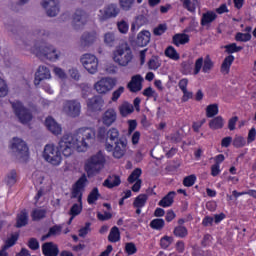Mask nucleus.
<instances>
[{
    "label": "nucleus",
    "instance_id": "obj_1",
    "mask_svg": "<svg viewBox=\"0 0 256 256\" xmlns=\"http://www.w3.org/2000/svg\"><path fill=\"white\" fill-rule=\"evenodd\" d=\"M95 128H80L77 135L64 134L60 139V149L64 157H71L75 149H87L89 145L95 143Z\"/></svg>",
    "mask_w": 256,
    "mask_h": 256
},
{
    "label": "nucleus",
    "instance_id": "obj_2",
    "mask_svg": "<svg viewBox=\"0 0 256 256\" xmlns=\"http://www.w3.org/2000/svg\"><path fill=\"white\" fill-rule=\"evenodd\" d=\"M105 155L102 151H98L96 154L88 158L84 164V170L88 177L99 175L102 169L105 167Z\"/></svg>",
    "mask_w": 256,
    "mask_h": 256
},
{
    "label": "nucleus",
    "instance_id": "obj_3",
    "mask_svg": "<svg viewBox=\"0 0 256 256\" xmlns=\"http://www.w3.org/2000/svg\"><path fill=\"white\" fill-rule=\"evenodd\" d=\"M34 51L39 59H48V61H57L61 56V52L45 41H36L34 44Z\"/></svg>",
    "mask_w": 256,
    "mask_h": 256
},
{
    "label": "nucleus",
    "instance_id": "obj_4",
    "mask_svg": "<svg viewBox=\"0 0 256 256\" xmlns=\"http://www.w3.org/2000/svg\"><path fill=\"white\" fill-rule=\"evenodd\" d=\"M97 138L99 141H106L105 149L109 152L113 151V144L109 143V141L112 143L121 141V138H119V130L117 128H110L107 130V128L103 126L98 128Z\"/></svg>",
    "mask_w": 256,
    "mask_h": 256
},
{
    "label": "nucleus",
    "instance_id": "obj_5",
    "mask_svg": "<svg viewBox=\"0 0 256 256\" xmlns=\"http://www.w3.org/2000/svg\"><path fill=\"white\" fill-rule=\"evenodd\" d=\"M60 143L61 141H59L58 146H55L54 144H48L44 148L43 157L45 161L51 163V165H61V153H63V150H61Z\"/></svg>",
    "mask_w": 256,
    "mask_h": 256
},
{
    "label": "nucleus",
    "instance_id": "obj_6",
    "mask_svg": "<svg viewBox=\"0 0 256 256\" xmlns=\"http://www.w3.org/2000/svg\"><path fill=\"white\" fill-rule=\"evenodd\" d=\"M113 60L121 67H127V65L133 61V51H131V47L125 44L118 48L116 51H114Z\"/></svg>",
    "mask_w": 256,
    "mask_h": 256
},
{
    "label": "nucleus",
    "instance_id": "obj_7",
    "mask_svg": "<svg viewBox=\"0 0 256 256\" xmlns=\"http://www.w3.org/2000/svg\"><path fill=\"white\" fill-rule=\"evenodd\" d=\"M11 149L19 161H27L29 158V146H27V142L21 138H13Z\"/></svg>",
    "mask_w": 256,
    "mask_h": 256
},
{
    "label": "nucleus",
    "instance_id": "obj_8",
    "mask_svg": "<svg viewBox=\"0 0 256 256\" xmlns=\"http://www.w3.org/2000/svg\"><path fill=\"white\" fill-rule=\"evenodd\" d=\"M11 105L16 117L19 119L22 125H27V123L33 120V114L31 113V110L25 107L22 102H12Z\"/></svg>",
    "mask_w": 256,
    "mask_h": 256
},
{
    "label": "nucleus",
    "instance_id": "obj_9",
    "mask_svg": "<svg viewBox=\"0 0 256 256\" xmlns=\"http://www.w3.org/2000/svg\"><path fill=\"white\" fill-rule=\"evenodd\" d=\"M80 63L91 75H95L99 69V59L93 54H83L80 57Z\"/></svg>",
    "mask_w": 256,
    "mask_h": 256
},
{
    "label": "nucleus",
    "instance_id": "obj_10",
    "mask_svg": "<svg viewBox=\"0 0 256 256\" xmlns=\"http://www.w3.org/2000/svg\"><path fill=\"white\" fill-rule=\"evenodd\" d=\"M63 111L68 117H79L81 115V102L78 99L65 100Z\"/></svg>",
    "mask_w": 256,
    "mask_h": 256
},
{
    "label": "nucleus",
    "instance_id": "obj_11",
    "mask_svg": "<svg viewBox=\"0 0 256 256\" xmlns=\"http://www.w3.org/2000/svg\"><path fill=\"white\" fill-rule=\"evenodd\" d=\"M213 66V60H211L209 55H207L204 60L203 57H200L195 62L194 75H199L201 69L203 73H210L211 69H213Z\"/></svg>",
    "mask_w": 256,
    "mask_h": 256
},
{
    "label": "nucleus",
    "instance_id": "obj_12",
    "mask_svg": "<svg viewBox=\"0 0 256 256\" xmlns=\"http://www.w3.org/2000/svg\"><path fill=\"white\" fill-rule=\"evenodd\" d=\"M115 80L113 78H102L94 85V89L100 95H105V93H109L113 87H115Z\"/></svg>",
    "mask_w": 256,
    "mask_h": 256
},
{
    "label": "nucleus",
    "instance_id": "obj_13",
    "mask_svg": "<svg viewBox=\"0 0 256 256\" xmlns=\"http://www.w3.org/2000/svg\"><path fill=\"white\" fill-rule=\"evenodd\" d=\"M121 10L117 4H109L103 10H100L99 19L100 21H107V19H113L119 15Z\"/></svg>",
    "mask_w": 256,
    "mask_h": 256
},
{
    "label": "nucleus",
    "instance_id": "obj_14",
    "mask_svg": "<svg viewBox=\"0 0 256 256\" xmlns=\"http://www.w3.org/2000/svg\"><path fill=\"white\" fill-rule=\"evenodd\" d=\"M97 41V32H84L80 37V47L87 49Z\"/></svg>",
    "mask_w": 256,
    "mask_h": 256
},
{
    "label": "nucleus",
    "instance_id": "obj_15",
    "mask_svg": "<svg viewBox=\"0 0 256 256\" xmlns=\"http://www.w3.org/2000/svg\"><path fill=\"white\" fill-rule=\"evenodd\" d=\"M42 7L46 10L48 17H57L59 14V2L57 0H44Z\"/></svg>",
    "mask_w": 256,
    "mask_h": 256
},
{
    "label": "nucleus",
    "instance_id": "obj_16",
    "mask_svg": "<svg viewBox=\"0 0 256 256\" xmlns=\"http://www.w3.org/2000/svg\"><path fill=\"white\" fill-rule=\"evenodd\" d=\"M45 79H51V71L46 66H39L35 73L34 85H40Z\"/></svg>",
    "mask_w": 256,
    "mask_h": 256
},
{
    "label": "nucleus",
    "instance_id": "obj_17",
    "mask_svg": "<svg viewBox=\"0 0 256 256\" xmlns=\"http://www.w3.org/2000/svg\"><path fill=\"white\" fill-rule=\"evenodd\" d=\"M114 144L115 147H113V157H115V159H121L122 157H124L127 151V139L120 138V141Z\"/></svg>",
    "mask_w": 256,
    "mask_h": 256
},
{
    "label": "nucleus",
    "instance_id": "obj_18",
    "mask_svg": "<svg viewBox=\"0 0 256 256\" xmlns=\"http://www.w3.org/2000/svg\"><path fill=\"white\" fill-rule=\"evenodd\" d=\"M45 127L50 131V133H52V135H61L63 131L59 123H57V121H55L51 116L46 118Z\"/></svg>",
    "mask_w": 256,
    "mask_h": 256
},
{
    "label": "nucleus",
    "instance_id": "obj_19",
    "mask_svg": "<svg viewBox=\"0 0 256 256\" xmlns=\"http://www.w3.org/2000/svg\"><path fill=\"white\" fill-rule=\"evenodd\" d=\"M143 78L141 75H134L131 81L128 83L127 87L131 93H137L143 89Z\"/></svg>",
    "mask_w": 256,
    "mask_h": 256
},
{
    "label": "nucleus",
    "instance_id": "obj_20",
    "mask_svg": "<svg viewBox=\"0 0 256 256\" xmlns=\"http://www.w3.org/2000/svg\"><path fill=\"white\" fill-rule=\"evenodd\" d=\"M115 121H117V111L113 108H109L102 116V123L106 127H111Z\"/></svg>",
    "mask_w": 256,
    "mask_h": 256
},
{
    "label": "nucleus",
    "instance_id": "obj_21",
    "mask_svg": "<svg viewBox=\"0 0 256 256\" xmlns=\"http://www.w3.org/2000/svg\"><path fill=\"white\" fill-rule=\"evenodd\" d=\"M42 253L44 256H59V246L54 242H45L42 245Z\"/></svg>",
    "mask_w": 256,
    "mask_h": 256
},
{
    "label": "nucleus",
    "instance_id": "obj_22",
    "mask_svg": "<svg viewBox=\"0 0 256 256\" xmlns=\"http://www.w3.org/2000/svg\"><path fill=\"white\" fill-rule=\"evenodd\" d=\"M151 42V32L148 30L141 31L135 40V45L137 47H147L149 43Z\"/></svg>",
    "mask_w": 256,
    "mask_h": 256
},
{
    "label": "nucleus",
    "instance_id": "obj_23",
    "mask_svg": "<svg viewBox=\"0 0 256 256\" xmlns=\"http://www.w3.org/2000/svg\"><path fill=\"white\" fill-rule=\"evenodd\" d=\"M103 97L101 96H93L92 98L88 99L87 107L90 111H101V107H103Z\"/></svg>",
    "mask_w": 256,
    "mask_h": 256
},
{
    "label": "nucleus",
    "instance_id": "obj_24",
    "mask_svg": "<svg viewBox=\"0 0 256 256\" xmlns=\"http://www.w3.org/2000/svg\"><path fill=\"white\" fill-rule=\"evenodd\" d=\"M87 19H89V15L82 9H78L75 11L73 15V23L79 26H83L87 23Z\"/></svg>",
    "mask_w": 256,
    "mask_h": 256
},
{
    "label": "nucleus",
    "instance_id": "obj_25",
    "mask_svg": "<svg viewBox=\"0 0 256 256\" xmlns=\"http://www.w3.org/2000/svg\"><path fill=\"white\" fill-rule=\"evenodd\" d=\"M217 19V14L213 11H207L202 14L200 25L202 27H211V23Z\"/></svg>",
    "mask_w": 256,
    "mask_h": 256
},
{
    "label": "nucleus",
    "instance_id": "obj_26",
    "mask_svg": "<svg viewBox=\"0 0 256 256\" xmlns=\"http://www.w3.org/2000/svg\"><path fill=\"white\" fill-rule=\"evenodd\" d=\"M29 223V214L27 210H22L16 217L15 227L17 229H21V227H25Z\"/></svg>",
    "mask_w": 256,
    "mask_h": 256
},
{
    "label": "nucleus",
    "instance_id": "obj_27",
    "mask_svg": "<svg viewBox=\"0 0 256 256\" xmlns=\"http://www.w3.org/2000/svg\"><path fill=\"white\" fill-rule=\"evenodd\" d=\"M121 185V178L117 175L108 176V178L103 182V186L108 189H113V187H119Z\"/></svg>",
    "mask_w": 256,
    "mask_h": 256
},
{
    "label": "nucleus",
    "instance_id": "obj_28",
    "mask_svg": "<svg viewBox=\"0 0 256 256\" xmlns=\"http://www.w3.org/2000/svg\"><path fill=\"white\" fill-rule=\"evenodd\" d=\"M234 61H235V56L233 55L227 56L222 62L221 73H223L224 75H229L231 65H233Z\"/></svg>",
    "mask_w": 256,
    "mask_h": 256
},
{
    "label": "nucleus",
    "instance_id": "obj_29",
    "mask_svg": "<svg viewBox=\"0 0 256 256\" xmlns=\"http://www.w3.org/2000/svg\"><path fill=\"white\" fill-rule=\"evenodd\" d=\"M175 191L169 192L158 203L160 207H171L173 205V199H175Z\"/></svg>",
    "mask_w": 256,
    "mask_h": 256
},
{
    "label": "nucleus",
    "instance_id": "obj_30",
    "mask_svg": "<svg viewBox=\"0 0 256 256\" xmlns=\"http://www.w3.org/2000/svg\"><path fill=\"white\" fill-rule=\"evenodd\" d=\"M147 199H149V195L147 194L138 195L133 202V207H135V209H142V207L146 205Z\"/></svg>",
    "mask_w": 256,
    "mask_h": 256
},
{
    "label": "nucleus",
    "instance_id": "obj_31",
    "mask_svg": "<svg viewBox=\"0 0 256 256\" xmlns=\"http://www.w3.org/2000/svg\"><path fill=\"white\" fill-rule=\"evenodd\" d=\"M224 125L225 122L221 116H217L209 122L210 129H213L214 131L217 129H223Z\"/></svg>",
    "mask_w": 256,
    "mask_h": 256
},
{
    "label": "nucleus",
    "instance_id": "obj_32",
    "mask_svg": "<svg viewBox=\"0 0 256 256\" xmlns=\"http://www.w3.org/2000/svg\"><path fill=\"white\" fill-rule=\"evenodd\" d=\"M189 42V35L187 34H175L173 36V43L176 45V47H179V45H185Z\"/></svg>",
    "mask_w": 256,
    "mask_h": 256
},
{
    "label": "nucleus",
    "instance_id": "obj_33",
    "mask_svg": "<svg viewBox=\"0 0 256 256\" xmlns=\"http://www.w3.org/2000/svg\"><path fill=\"white\" fill-rule=\"evenodd\" d=\"M120 239L121 232H119V228L117 226L112 227L108 235V241H110V243H117Z\"/></svg>",
    "mask_w": 256,
    "mask_h": 256
},
{
    "label": "nucleus",
    "instance_id": "obj_34",
    "mask_svg": "<svg viewBox=\"0 0 256 256\" xmlns=\"http://www.w3.org/2000/svg\"><path fill=\"white\" fill-rule=\"evenodd\" d=\"M148 69H150L151 71H157V69H159V67H161V61L159 60V56H152L148 63Z\"/></svg>",
    "mask_w": 256,
    "mask_h": 256
},
{
    "label": "nucleus",
    "instance_id": "obj_35",
    "mask_svg": "<svg viewBox=\"0 0 256 256\" xmlns=\"http://www.w3.org/2000/svg\"><path fill=\"white\" fill-rule=\"evenodd\" d=\"M5 183L8 185V187H13L15 183H17V171L16 170H11L6 178H5Z\"/></svg>",
    "mask_w": 256,
    "mask_h": 256
},
{
    "label": "nucleus",
    "instance_id": "obj_36",
    "mask_svg": "<svg viewBox=\"0 0 256 256\" xmlns=\"http://www.w3.org/2000/svg\"><path fill=\"white\" fill-rule=\"evenodd\" d=\"M219 114V105L218 104H210L206 107V117L211 118L215 117V115Z\"/></svg>",
    "mask_w": 256,
    "mask_h": 256
},
{
    "label": "nucleus",
    "instance_id": "obj_37",
    "mask_svg": "<svg viewBox=\"0 0 256 256\" xmlns=\"http://www.w3.org/2000/svg\"><path fill=\"white\" fill-rule=\"evenodd\" d=\"M104 43L108 45V47H115L117 45V38H115V34L108 32L104 35Z\"/></svg>",
    "mask_w": 256,
    "mask_h": 256
},
{
    "label": "nucleus",
    "instance_id": "obj_38",
    "mask_svg": "<svg viewBox=\"0 0 256 256\" xmlns=\"http://www.w3.org/2000/svg\"><path fill=\"white\" fill-rule=\"evenodd\" d=\"M188 233L189 232L187 231V227L185 226H176L173 231L175 237H179L180 239H185Z\"/></svg>",
    "mask_w": 256,
    "mask_h": 256
},
{
    "label": "nucleus",
    "instance_id": "obj_39",
    "mask_svg": "<svg viewBox=\"0 0 256 256\" xmlns=\"http://www.w3.org/2000/svg\"><path fill=\"white\" fill-rule=\"evenodd\" d=\"M232 145L236 147V149H241L247 145V140L243 136L236 135L232 140Z\"/></svg>",
    "mask_w": 256,
    "mask_h": 256
},
{
    "label": "nucleus",
    "instance_id": "obj_40",
    "mask_svg": "<svg viewBox=\"0 0 256 256\" xmlns=\"http://www.w3.org/2000/svg\"><path fill=\"white\" fill-rule=\"evenodd\" d=\"M119 111L120 115L127 117V115H131L135 111V108H133V105L126 103L119 107Z\"/></svg>",
    "mask_w": 256,
    "mask_h": 256
},
{
    "label": "nucleus",
    "instance_id": "obj_41",
    "mask_svg": "<svg viewBox=\"0 0 256 256\" xmlns=\"http://www.w3.org/2000/svg\"><path fill=\"white\" fill-rule=\"evenodd\" d=\"M150 227H151V229H155L156 231H161L163 229V227H165V220H163L161 218L153 219L150 222Z\"/></svg>",
    "mask_w": 256,
    "mask_h": 256
},
{
    "label": "nucleus",
    "instance_id": "obj_42",
    "mask_svg": "<svg viewBox=\"0 0 256 256\" xmlns=\"http://www.w3.org/2000/svg\"><path fill=\"white\" fill-rule=\"evenodd\" d=\"M166 57H169V59H173L174 61H179L180 56L179 53H177V50L173 46H169L165 50Z\"/></svg>",
    "mask_w": 256,
    "mask_h": 256
},
{
    "label": "nucleus",
    "instance_id": "obj_43",
    "mask_svg": "<svg viewBox=\"0 0 256 256\" xmlns=\"http://www.w3.org/2000/svg\"><path fill=\"white\" fill-rule=\"evenodd\" d=\"M47 215V210L45 209H36L32 212L33 221H41V219H45Z\"/></svg>",
    "mask_w": 256,
    "mask_h": 256
},
{
    "label": "nucleus",
    "instance_id": "obj_44",
    "mask_svg": "<svg viewBox=\"0 0 256 256\" xmlns=\"http://www.w3.org/2000/svg\"><path fill=\"white\" fill-rule=\"evenodd\" d=\"M99 197H101V194H99V189L97 187L93 188L87 198L89 205H93V203H95Z\"/></svg>",
    "mask_w": 256,
    "mask_h": 256
},
{
    "label": "nucleus",
    "instance_id": "obj_45",
    "mask_svg": "<svg viewBox=\"0 0 256 256\" xmlns=\"http://www.w3.org/2000/svg\"><path fill=\"white\" fill-rule=\"evenodd\" d=\"M224 49H226V53H228L229 55L233 53H239V51H243V47L237 46V43H231V44L225 45Z\"/></svg>",
    "mask_w": 256,
    "mask_h": 256
},
{
    "label": "nucleus",
    "instance_id": "obj_46",
    "mask_svg": "<svg viewBox=\"0 0 256 256\" xmlns=\"http://www.w3.org/2000/svg\"><path fill=\"white\" fill-rule=\"evenodd\" d=\"M181 67L183 75H189V73L193 71V62L191 60L184 61L182 62Z\"/></svg>",
    "mask_w": 256,
    "mask_h": 256
},
{
    "label": "nucleus",
    "instance_id": "obj_47",
    "mask_svg": "<svg viewBox=\"0 0 256 256\" xmlns=\"http://www.w3.org/2000/svg\"><path fill=\"white\" fill-rule=\"evenodd\" d=\"M235 41H238L241 43H247V41H251V33L238 32L235 35Z\"/></svg>",
    "mask_w": 256,
    "mask_h": 256
},
{
    "label": "nucleus",
    "instance_id": "obj_48",
    "mask_svg": "<svg viewBox=\"0 0 256 256\" xmlns=\"http://www.w3.org/2000/svg\"><path fill=\"white\" fill-rule=\"evenodd\" d=\"M197 3V0H193V2H191V0H184L183 7L187 9V11H190V13H195Z\"/></svg>",
    "mask_w": 256,
    "mask_h": 256
},
{
    "label": "nucleus",
    "instance_id": "obj_49",
    "mask_svg": "<svg viewBox=\"0 0 256 256\" xmlns=\"http://www.w3.org/2000/svg\"><path fill=\"white\" fill-rule=\"evenodd\" d=\"M119 5L123 11H131V8L135 5V0H119Z\"/></svg>",
    "mask_w": 256,
    "mask_h": 256
},
{
    "label": "nucleus",
    "instance_id": "obj_50",
    "mask_svg": "<svg viewBox=\"0 0 256 256\" xmlns=\"http://www.w3.org/2000/svg\"><path fill=\"white\" fill-rule=\"evenodd\" d=\"M81 211H83V202L79 204H73L69 211V215L73 217H77V215H81Z\"/></svg>",
    "mask_w": 256,
    "mask_h": 256
},
{
    "label": "nucleus",
    "instance_id": "obj_51",
    "mask_svg": "<svg viewBox=\"0 0 256 256\" xmlns=\"http://www.w3.org/2000/svg\"><path fill=\"white\" fill-rule=\"evenodd\" d=\"M19 239V234H12L10 238H8L5 242V245L3 246L4 249H9L17 243V240Z\"/></svg>",
    "mask_w": 256,
    "mask_h": 256
},
{
    "label": "nucleus",
    "instance_id": "obj_52",
    "mask_svg": "<svg viewBox=\"0 0 256 256\" xmlns=\"http://www.w3.org/2000/svg\"><path fill=\"white\" fill-rule=\"evenodd\" d=\"M195 181H197V176H195L193 174L186 176L183 180V186L184 187H193L195 185Z\"/></svg>",
    "mask_w": 256,
    "mask_h": 256
},
{
    "label": "nucleus",
    "instance_id": "obj_53",
    "mask_svg": "<svg viewBox=\"0 0 256 256\" xmlns=\"http://www.w3.org/2000/svg\"><path fill=\"white\" fill-rule=\"evenodd\" d=\"M174 239L172 236H163L160 239V246L162 247V249H167L171 243H173Z\"/></svg>",
    "mask_w": 256,
    "mask_h": 256
},
{
    "label": "nucleus",
    "instance_id": "obj_54",
    "mask_svg": "<svg viewBox=\"0 0 256 256\" xmlns=\"http://www.w3.org/2000/svg\"><path fill=\"white\" fill-rule=\"evenodd\" d=\"M33 35L34 37H36V39H45V37H49V31L45 30V29H41V28H37L33 31Z\"/></svg>",
    "mask_w": 256,
    "mask_h": 256
},
{
    "label": "nucleus",
    "instance_id": "obj_55",
    "mask_svg": "<svg viewBox=\"0 0 256 256\" xmlns=\"http://www.w3.org/2000/svg\"><path fill=\"white\" fill-rule=\"evenodd\" d=\"M165 31H167V24H159L156 28H154L153 33L156 37H161Z\"/></svg>",
    "mask_w": 256,
    "mask_h": 256
},
{
    "label": "nucleus",
    "instance_id": "obj_56",
    "mask_svg": "<svg viewBox=\"0 0 256 256\" xmlns=\"http://www.w3.org/2000/svg\"><path fill=\"white\" fill-rule=\"evenodd\" d=\"M63 231V226L61 225H54L49 228L48 233L50 234V237H53L55 235H61V232Z\"/></svg>",
    "mask_w": 256,
    "mask_h": 256
},
{
    "label": "nucleus",
    "instance_id": "obj_57",
    "mask_svg": "<svg viewBox=\"0 0 256 256\" xmlns=\"http://www.w3.org/2000/svg\"><path fill=\"white\" fill-rule=\"evenodd\" d=\"M72 199H77L78 198V203H81L83 202L82 199H83V193H81V189L80 188H77L76 186L73 187V190H72V196H71Z\"/></svg>",
    "mask_w": 256,
    "mask_h": 256
},
{
    "label": "nucleus",
    "instance_id": "obj_58",
    "mask_svg": "<svg viewBox=\"0 0 256 256\" xmlns=\"http://www.w3.org/2000/svg\"><path fill=\"white\" fill-rule=\"evenodd\" d=\"M125 251L128 255H135L137 253V246L133 242H128L126 243Z\"/></svg>",
    "mask_w": 256,
    "mask_h": 256
},
{
    "label": "nucleus",
    "instance_id": "obj_59",
    "mask_svg": "<svg viewBox=\"0 0 256 256\" xmlns=\"http://www.w3.org/2000/svg\"><path fill=\"white\" fill-rule=\"evenodd\" d=\"M85 183H87V176L84 174L76 181L74 187L80 190L85 189Z\"/></svg>",
    "mask_w": 256,
    "mask_h": 256
},
{
    "label": "nucleus",
    "instance_id": "obj_60",
    "mask_svg": "<svg viewBox=\"0 0 256 256\" xmlns=\"http://www.w3.org/2000/svg\"><path fill=\"white\" fill-rule=\"evenodd\" d=\"M125 91V87L123 86H120L117 90H115L113 93H112V101H118L119 97H121V95H123Z\"/></svg>",
    "mask_w": 256,
    "mask_h": 256
},
{
    "label": "nucleus",
    "instance_id": "obj_61",
    "mask_svg": "<svg viewBox=\"0 0 256 256\" xmlns=\"http://www.w3.org/2000/svg\"><path fill=\"white\" fill-rule=\"evenodd\" d=\"M90 231H91V223L86 222L85 227L79 230V237H87Z\"/></svg>",
    "mask_w": 256,
    "mask_h": 256
},
{
    "label": "nucleus",
    "instance_id": "obj_62",
    "mask_svg": "<svg viewBox=\"0 0 256 256\" xmlns=\"http://www.w3.org/2000/svg\"><path fill=\"white\" fill-rule=\"evenodd\" d=\"M28 247L32 251H37V249H39V241L37 238H30L28 241Z\"/></svg>",
    "mask_w": 256,
    "mask_h": 256
},
{
    "label": "nucleus",
    "instance_id": "obj_63",
    "mask_svg": "<svg viewBox=\"0 0 256 256\" xmlns=\"http://www.w3.org/2000/svg\"><path fill=\"white\" fill-rule=\"evenodd\" d=\"M170 141L172 143H181V141H183V136L179 131H177L170 135Z\"/></svg>",
    "mask_w": 256,
    "mask_h": 256
},
{
    "label": "nucleus",
    "instance_id": "obj_64",
    "mask_svg": "<svg viewBox=\"0 0 256 256\" xmlns=\"http://www.w3.org/2000/svg\"><path fill=\"white\" fill-rule=\"evenodd\" d=\"M118 26V31H120V33H127V31H129V24H127V22L125 21H121V22H118L117 24Z\"/></svg>",
    "mask_w": 256,
    "mask_h": 256
}]
</instances>
